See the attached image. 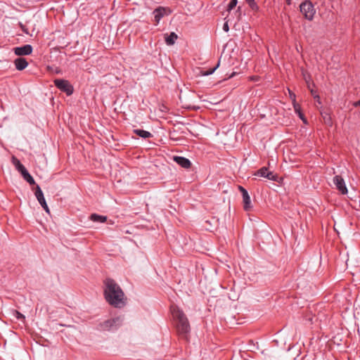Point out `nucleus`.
I'll use <instances>...</instances> for the list:
<instances>
[{
	"label": "nucleus",
	"mask_w": 360,
	"mask_h": 360,
	"mask_svg": "<svg viewBox=\"0 0 360 360\" xmlns=\"http://www.w3.org/2000/svg\"><path fill=\"white\" fill-rule=\"evenodd\" d=\"M321 114L324 123L328 126H332L333 121L330 115L327 112H321Z\"/></svg>",
	"instance_id": "obj_17"
},
{
	"label": "nucleus",
	"mask_w": 360,
	"mask_h": 360,
	"mask_svg": "<svg viewBox=\"0 0 360 360\" xmlns=\"http://www.w3.org/2000/svg\"><path fill=\"white\" fill-rule=\"evenodd\" d=\"M219 62L217 63V65L214 68L210 69L209 70L203 73V75H210L212 74L216 70V69L219 67Z\"/></svg>",
	"instance_id": "obj_22"
},
{
	"label": "nucleus",
	"mask_w": 360,
	"mask_h": 360,
	"mask_svg": "<svg viewBox=\"0 0 360 360\" xmlns=\"http://www.w3.org/2000/svg\"><path fill=\"white\" fill-rule=\"evenodd\" d=\"M237 3V0H231L228 5L227 11H231L232 9H233L236 6Z\"/></svg>",
	"instance_id": "obj_21"
},
{
	"label": "nucleus",
	"mask_w": 360,
	"mask_h": 360,
	"mask_svg": "<svg viewBox=\"0 0 360 360\" xmlns=\"http://www.w3.org/2000/svg\"><path fill=\"white\" fill-rule=\"evenodd\" d=\"M103 285V295L106 302L115 308L124 307L127 304V297L115 281L107 278Z\"/></svg>",
	"instance_id": "obj_1"
},
{
	"label": "nucleus",
	"mask_w": 360,
	"mask_h": 360,
	"mask_svg": "<svg viewBox=\"0 0 360 360\" xmlns=\"http://www.w3.org/2000/svg\"><path fill=\"white\" fill-rule=\"evenodd\" d=\"M245 1L248 4V5L251 7V8L255 9L257 8V6L255 0H245Z\"/></svg>",
	"instance_id": "obj_23"
},
{
	"label": "nucleus",
	"mask_w": 360,
	"mask_h": 360,
	"mask_svg": "<svg viewBox=\"0 0 360 360\" xmlns=\"http://www.w3.org/2000/svg\"><path fill=\"white\" fill-rule=\"evenodd\" d=\"M223 30H224L225 32H228V31L229 30V25H228V22H225V23L224 24Z\"/></svg>",
	"instance_id": "obj_27"
},
{
	"label": "nucleus",
	"mask_w": 360,
	"mask_h": 360,
	"mask_svg": "<svg viewBox=\"0 0 360 360\" xmlns=\"http://www.w3.org/2000/svg\"><path fill=\"white\" fill-rule=\"evenodd\" d=\"M20 27L22 28V31L24 32H25L26 34H27L28 32H27V30H25V26L22 23H20Z\"/></svg>",
	"instance_id": "obj_28"
},
{
	"label": "nucleus",
	"mask_w": 360,
	"mask_h": 360,
	"mask_svg": "<svg viewBox=\"0 0 360 360\" xmlns=\"http://www.w3.org/2000/svg\"><path fill=\"white\" fill-rule=\"evenodd\" d=\"M15 314H16V316H16V318H17L18 319H25V316H24V315H22V314H20L19 311H15Z\"/></svg>",
	"instance_id": "obj_24"
},
{
	"label": "nucleus",
	"mask_w": 360,
	"mask_h": 360,
	"mask_svg": "<svg viewBox=\"0 0 360 360\" xmlns=\"http://www.w3.org/2000/svg\"><path fill=\"white\" fill-rule=\"evenodd\" d=\"M134 132L139 136L142 137L143 139H148L152 137V134L150 132L143 129H134Z\"/></svg>",
	"instance_id": "obj_15"
},
{
	"label": "nucleus",
	"mask_w": 360,
	"mask_h": 360,
	"mask_svg": "<svg viewBox=\"0 0 360 360\" xmlns=\"http://www.w3.org/2000/svg\"><path fill=\"white\" fill-rule=\"evenodd\" d=\"M286 1H287V4H288V5H289V4H290V3H291V0H286Z\"/></svg>",
	"instance_id": "obj_30"
},
{
	"label": "nucleus",
	"mask_w": 360,
	"mask_h": 360,
	"mask_svg": "<svg viewBox=\"0 0 360 360\" xmlns=\"http://www.w3.org/2000/svg\"><path fill=\"white\" fill-rule=\"evenodd\" d=\"M122 323L121 317H116L107 320L100 324V328L103 330H116Z\"/></svg>",
	"instance_id": "obj_5"
},
{
	"label": "nucleus",
	"mask_w": 360,
	"mask_h": 360,
	"mask_svg": "<svg viewBox=\"0 0 360 360\" xmlns=\"http://www.w3.org/2000/svg\"><path fill=\"white\" fill-rule=\"evenodd\" d=\"M14 64H15V68L18 70H22L25 69L28 65L27 61L24 58H16L14 60Z\"/></svg>",
	"instance_id": "obj_13"
},
{
	"label": "nucleus",
	"mask_w": 360,
	"mask_h": 360,
	"mask_svg": "<svg viewBox=\"0 0 360 360\" xmlns=\"http://www.w3.org/2000/svg\"><path fill=\"white\" fill-rule=\"evenodd\" d=\"M177 38V34L174 32H171L169 34H167L165 37V42L169 46L174 44Z\"/></svg>",
	"instance_id": "obj_14"
},
{
	"label": "nucleus",
	"mask_w": 360,
	"mask_h": 360,
	"mask_svg": "<svg viewBox=\"0 0 360 360\" xmlns=\"http://www.w3.org/2000/svg\"><path fill=\"white\" fill-rule=\"evenodd\" d=\"M173 160L175 162H176L179 165L184 169H188L191 166V161L184 157L174 156Z\"/></svg>",
	"instance_id": "obj_12"
},
{
	"label": "nucleus",
	"mask_w": 360,
	"mask_h": 360,
	"mask_svg": "<svg viewBox=\"0 0 360 360\" xmlns=\"http://www.w3.org/2000/svg\"><path fill=\"white\" fill-rule=\"evenodd\" d=\"M22 176L24 179L26 180L30 184L33 185L35 184L33 177L30 174L28 171L26 173L23 174Z\"/></svg>",
	"instance_id": "obj_20"
},
{
	"label": "nucleus",
	"mask_w": 360,
	"mask_h": 360,
	"mask_svg": "<svg viewBox=\"0 0 360 360\" xmlns=\"http://www.w3.org/2000/svg\"><path fill=\"white\" fill-rule=\"evenodd\" d=\"M53 83L59 90L65 92L67 96H70L73 94L74 88L69 81L63 79H56Z\"/></svg>",
	"instance_id": "obj_4"
},
{
	"label": "nucleus",
	"mask_w": 360,
	"mask_h": 360,
	"mask_svg": "<svg viewBox=\"0 0 360 360\" xmlns=\"http://www.w3.org/2000/svg\"><path fill=\"white\" fill-rule=\"evenodd\" d=\"M255 174L259 176L267 178L268 179L273 181H276L278 178L276 174H274L273 172H269L266 167H262Z\"/></svg>",
	"instance_id": "obj_11"
},
{
	"label": "nucleus",
	"mask_w": 360,
	"mask_h": 360,
	"mask_svg": "<svg viewBox=\"0 0 360 360\" xmlns=\"http://www.w3.org/2000/svg\"><path fill=\"white\" fill-rule=\"evenodd\" d=\"M90 219L95 222L103 223L107 220V217L97 214H92L90 216Z\"/></svg>",
	"instance_id": "obj_16"
},
{
	"label": "nucleus",
	"mask_w": 360,
	"mask_h": 360,
	"mask_svg": "<svg viewBox=\"0 0 360 360\" xmlns=\"http://www.w3.org/2000/svg\"><path fill=\"white\" fill-rule=\"evenodd\" d=\"M311 94L314 96V98L316 99V101L320 103V97L318 96V95H315L314 92L313 90L311 91Z\"/></svg>",
	"instance_id": "obj_26"
},
{
	"label": "nucleus",
	"mask_w": 360,
	"mask_h": 360,
	"mask_svg": "<svg viewBox=\"0 0 360 360\" xmlns=\"http://www.w3.org/2000/svg\"><path fill=\"white\" fill-rule=\"evenodd\" d=\"M353 105H354V107L360 106V100H359V101H357L354 102V103H353Z\"/></svg>",
	"instance_id": "obj_29"
},
{
	"label": "nucleus",
	"mask_w": 360,
	"mask_h": 360,
	"mask_svg": "<svg viewBox=\"0 0 360 360\" xmlns=\"http://www.w3.org/2000/svg\"><path fill=\"white\" fill-rule=\"evenodd\" d=\"M293 107H294V110L295 111V112L298 115L299 117L304 122L306 123V120L304 118V116L303 115V113L301 111V108H300V105L299 104H297V103H293Z\"/></svg>",
	"instance_id": "obj_18"
},
{
	"label": "nucleus",
	"mask_w": 360,
	"mask_h": 360,
	"mask_svg": "<svg viewBox=\"0 0 360 360\" xmlns=\"http://www.w3.org/2000/svg\"><path fill=\"white\" fill-rule=\"evenodd\" d=\"M172 11L169 7L159 6L153 11L154 18L156 24L165 15L171 14Z\"/></svg>",
	"instance_id": "obj_6"
},
{
	"label": "nucleus",
	"mask_w": 360,
	"mask_h": 360,
	"mask_svg": "<svg viewBox=\"0 0 360 360\" xmlns=\"http://www.w3.org/2000/svg\"><path fill=\"white\" fill-rule=\"evenodd\" d=\"M300 12L302 13V15L307 20H313L314 16L316 13V10L314 8V5L310 1L306 0L304 2H302L300 6Z\"/></svg>",
	"instance_id": "obj_3"
},
{
	"label": "nucleus",
	"mask_w": 360,
	"mask_h": 360,
	"mask_svg": "<svg viewBox=\"0 0 360 360\" xmlns=\"http://www.w3.org/2000/svg\"><path fill=\"white\" fill-rule=\"evenodd\" d=\"M171 312L178 335L183 338H186L191 327L186 314L176 306L171 307Z\"/></svg>",
	"instance_id": "obj_2"
},
{
	"label": "nucleus",
	"mask_w": 360,
	"mask_h": 360,
	"mask_svg": "<svg viewBox=\"0 0 360 360\" xmlns=\"http://www.w3.org/2000/svg\"><path fill=\"white\" fill-rule=\"evenodd\" d=\"M15 167L21 173L22 176L23 175V174L27 172V169L24 167L23 165L20 163V162L18 160H16Z\"/></svg>",
	"instance_id": "obj_19"
},
{
	"label": "nucleus",
	"mask_w": 360,
	"mask_h": 360,
	"mask_svg": "<svg viewBox=\"0 0 360 360\" xmlns=\"http://www.w3.org/2000/svg\"><path fill=\"white\" fill-rule=\"evenodd\" d=\"M288 91H289V94H290V98H292V100L293 103H296V101H295V94H293V93H292V92L290 91V89H288Z\"/></svg>",
	"instance_id": "obj_25"
},
{
	"label": "nucleus",
	"mask_w": 360,
	"mask_h": 360,
	"mask_svg": "<svg viewBox=\"0 0 360 360\" xmlns=\"http://www.w3.org/2000/svg\"><path fill=\"white\" fill-rule=\"evenodd\" d=\"M35 196H36L39 203L44 208V210L46 211V212L49 214L50 213L49 208L46 204V200L44 196V193H43L41 188L39 186H37V187H36Z\"/></svg>",
	"instance_id": "obj_9"
},
{
	"label": "nucleus",
	"mask_w": 360,
	"mask_h": 360,
	"mask_svg": "<svg viewBox=\"0 0 360 360\" xmlns=\"http://www.w3.org/2000/svg\"><path fill=\"white\" fill-rule=\"evenodd\" d=\"M14 53L16 56H27L32 53V46L30 44H26L22 46L15 47L13 49Z\"/></svg>",
	"instance_id": "obj_10"
},
{
	"label": "nucleus",
	"mask_w": 360,
	"mask_h": 360,
	"mask_svg": "<svg viewBox=\"0 0 360 360\" xmlns=\"http://www.w3.org/2000/svg\"><path fill=\"white\" fill-rule=\"evenodd\" d=\"M333 183L336 186V188L342 194L345 195L348 191L345 185V182L342 177L339 175H336L333 178Z\"/></svg>",
	"instance_id": "obj_8"
},
{
	"label": "nucleus",
	"mask_w": 360,
	"mask_h": 360,
	"mask_svg": "<svg viewBox=\"0 0 360 360\" xmlns=\"http://www.w3.org/2000/svg\"><path fill=\"white\" fill-rule=\"evenodd\" d=\"M238 189L242 194L244 210L245 211H250L252 209V206L251 204L250 197L247 190L241 186H238Z\"/></svg>",
	"instance_id": "obj_7"
}]
</instances>
